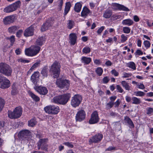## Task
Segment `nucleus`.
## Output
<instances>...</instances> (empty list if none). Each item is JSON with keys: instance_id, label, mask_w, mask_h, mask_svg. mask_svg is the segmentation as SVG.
Instances as JSON below:
<instances>
[{"instance_id": "obj_1", "label": "nucleus", "mask_w": 153, "mask_h": 153, "mask_svg": "<svg viewBox=\"0 0 153 153\" xmlns=\"http://www.w3.org/2000/svg\"><path fill=\"white\" fill-rule=\"evenodd\" d=\"M71 97L70 94H65L54 97L53 99V102L56 103L65 105L68 102Z\"/></svg>"}, {"instance_id": "obj_2", "label": "nucleus", "mask_w": 153, "mask_h": 153, "mask_svg": "<svg viewBox=\"0 0 153 153\" xmlns=\"http://www.w3.org/2000/svg\"><path fill=\"white\" fill-rule=\"evenodd\" d=\"M12 70L11 68L8 64L4 62L0 63V73L7 76L11 75Z\"/></svg>"}, {"instance_id": "obj_3", "label": "nucleus", "mask_w": 153, "mask_h": 153, "mask_svg": "<svg viewBox=\"0 0 153 153\" xmlns=\"http://www.w3.org/2000/svg\"><path fill=\"white\" fill-rule=\"evenodd\" d=\"M60 63L57 61H55L51 65L50 72L53 75L54 78H57L59 76L60 73Z\"/></svg>"}, {"instance_id": "obj_4", "label": "nucleus", "mask_w": 153, "mask_h": 153, "mask_svg": "<svg viewBox=\"0 0 153 153\" xmlns=\"http://www.w3.org/2000/svg\"><path fill=\"white\" fill-rule=\"evenodd\" d=\"M22 110L21 107L19 106L16 108L13 111H9L8 116L11 119H17L20 117L22 114Z\"/></svg>"}, {"instance_id": "obj_5", "label": "nucleus", "mask_w": 153, "mask_h": 153, "mask_svg": "<svg viewBox=\"0 0 153 153\" xmlns=\"http://www.w3.org/2000/svg\"><path fill=\"white\" fill-rule=\"evenodd\" d=\"M40 47L35 45L26 49L25 51L26 55L29 56H33L36 55L39 52Z\"/></svg>"}, {"instance_id": "obj_6", "label": "nucleus", "mask_w": 153, "mask_h": 153, "mask_svg": "<svg viewBox=\"0 0 153 153\" xmlns=\"http://www.w3.org/2000/svg\"><path fill=\"white\" fill-rule=\"evenodd\" d=\"M21 5V2L20 1H18L5 7L4 11L6 13H10L13 12L17 10L18 8H19Z\"/></svg>"}, {"instance_id": "obj_7", "label": "nucleus", "mask_w": 153, "mask_h": 153, "mask_svg": "<svg viewBox=\"0 0 153 153\" xmlns=\"http://www.w3.org/2000/svg\"><path fill=\"white\" fill-rule=\"evenodd\" d=\"M45 111L49 114H57L59 111V108L58 106L54 105L47 106L44 108Z\"/></svg>"}, {"instance_id": "obj_8", "label": "nucleus", "mask_w": 153, "mask_h": 153, "mask_svg": "<svg viewBox=\"0 0 153 153\" xmlns=\"http://www.w3.org/2000/svg\"><path fill=\"white\" fill-rule=\"evenodd\" d=\"M82 96L79 94H75L71 98V105L74 107L78 106L82 101Z\"/></svg>"}, {"instance_id": "obj_9", "label": "nucleus", "mask_w": 153, "mask_h": 153, "mask_svg": "<svg viewBox=\"0 0 153 153\" xmlns=\"http://www.w3.org/2000/svg\"><path fill=\"white\" fill-rule=\"evenodd\" d=\"M56 84L58 87L64 88L65 90L68 89L70 85L69 81L68 80L61 79H57Z\"/></svg>"}, {"instance_id": "obj_10", "label": "nucleus", "mask_w": 153, "mask_h": 153, "mask_svg": "<svg viewBox=\"0 0 153 153\" xmlns=\"http://www.w3.org/2000/svg\"><path fill=\"white\" fill-rule=\"evenodd\" d=\"M10 86L9 80L3 75L0 74V88L5 89L9 88Z\"/></svg>"}, {"instance_id": "obj_11", "label": "nucleus", "mask_w": 153, "mask_h": 153, "mask_svg": "<svg viewBox=\"0 0 153 153\" xmlns=\"http://www.w3.org/2000/svg\"><path fill=\"white\" fill-rule=\"evenodd\" d=\"M99 120L98 113L97 111H95L92 113L89 123L90 124L97 123L99 121Z\"/></svg>"}, {"instance_id": "obj_12", "label": "nucleus", "mask_w": 153, "mask_h": 153, "mask_svg": "<svg viewBox=\"0 0 153 153\" xmlns=\"http://www.w3.org/2000/svg\"><path fill=\"white\" fill-rule=\"evenodd\" d=\"M30 134V131L27 130L21 131L18 134V137L20 139L24 140L27 138Z\"/></svg>"}, {"instance_id": "obj_13", "label": "nucleus", "mask_w": 153, "mask_h": 153, "mask_svg": "<svg viewBox=\"0 0 153 153\" xmlns=\"http://www.w3.org/2000/svg\"><path fill=\"white\" fill-rule=\"evenodd\" d=\"M85 112L83 110H81L78 111L76 114V121L81 122L84 120L85 117Z\"/></svg>"}, {"instance_id": "obj_14", "label": "nucleus", "mask_w": 153, "mask_h": 153, "mask_svg": "<svg viewBox=\"0 0 153 153\" xmlns=\"http://www.w3.org/2000/svg\"><path fill=\"white\" fill-rule=\"evenodd\" d=\"M112 8L115 10H119L125 11H129V10L124 6L117 3L112 4Z\"/></svg>"}, {"instance_id": "obj_15", "label": "nucleus", "mask_w": 153, "mask_h": 153, "mask_svg": "<svg viewBox=\"0 0 153 153\" xmlns=\"http://www.w3.org/2000/svg\"><path fill=\"white\" fill-rule=\"evenodd\" d=\"M103 135L102 134L98 133L90 139L89 142L91 143H97L99 142L102 139Z\"/></svg>"}, {"instance_id": "obj_16", "label": "nucleus", "mask_w": 153, "mask_h": 153, "mask_svg": "<svg viewBox=\"0 0 153 153\" xmlns=\"http://www.w3.org/2000/svg\"><path fill=\"white\" fill-rule=\"evenodd\" d=\"M48 139L47 138L40 139L37 142L38 144L41 147L42 150L47 151L48 150V145L47 142Z\"/></svg>"}, {"instance_id": "obj_17", "label": "nucleus", "mask_w": 153, "mask_h": 153, "mask_svg": "<svg viewBox=\"0 0 153 153\" xmlns=\"http://www.w3.org/2000/svg\"><path fill=\"white\" fill-rule=\"evenodd\" d=\"M16 19L15 16L12 15L5 17L3 19V22L4 25H7L13 23Z\"/></svg>"}, {"instance_id": "obj_18", "label": "nucleus", "mask_w": 153, "mask_h": 153, "mask_svg": "<svg viewBox=\"0 0 153 153\" xmlns=\"http://www.w3.org/2000/svg\"><path fill=\"white\" fill-rule=\"evenodd\" d=\"M39 72L36 71L34 72L31 76L30 80L35 86H36V85L39 81Z\"/></svg>"}, {"instance_id": "obj_19", "label": "nucleus", "mask_w": 153, "mask_h": 153, "mask_svg": "<svg viewBox=\"0 0 153 153\" xmlns=\"http://www.w3.org/2000/svg\"><path fill=\"white\" fill-rule=\"evenodd\" d=\"M53 24L52 21L49 20L47 21L42 25L41 29V31L44 32L50 29L53 25Z\"/></svg>"}, {"instance_id": "obj_20", "label": "nucleus", "mask_w": 153, "mask_h": 153, "mask_svg": "<svg viewBox=\"0 0 153 153\" xmlns=\"http://www.w3.org/2000/svg\"><path fill=\"white\" fill-rule=\"evenodd\" d=\"M35 26V25H33L26 29L24 32V36L27 37L33 35Z\"/></svg>"}, {"instance_id": "obj_21", "label": "nucleus", "mask_w": 153, "mask_h": 153, "mask_svg": "<svg viewBox=\"0 0 153 153\" xmlns=\"http://www.w3.org/2000/svg\"><path fill=\"white\" fill-rule=\"evenodd\" d=\"M34 88L36 91L41 94L45 95L48 92L47 88L44 87L35 86Z\"/></svg>"}, {"instance_id": "obj_22", "label": "nucleus", "mask_w": 153, "mask_h": 153, "mask_svg": "<svg viewBox=\"0 0 153 153\" xmlns=\"http://www.w3.org/2000/svg\"><path fill=\"white\" fill-rule=\"evenodd\" d=\"M92 12L86 7H84L83 8L81 13V16L82 17L87 16L89 14H91Z\"/></svg>"}, {"instance_id": "obj_23", "label": "nucleus", "mask_w": 153, "mask_h": 153, "mask_svg": "<svg viewBox=\"0 0 153 153\" xmlns=\"http://www.w3.org/2000/svg\"><path fill=\"white\" fill-rule=\"evenodd\" d=\"M45 39L44 37L43 36L39 37L37 39L35 45L40 47L45 43Z\"/></svg>"}, {"instance_id": "obj_24", "label": "nucleus", "mask_w": 153, "mask_h": 153, "mask_svg": "<svg viewBox=\"0 0 153 153\" xmlns=\"http://www.w3.org/2000/svg\"><path fill=\"white\" fill-rule=\"evenodd\" d=\"M77 36L76 34L74 33H71L69 35V39L71 41V44L74 45L76 42Z\"/></svg>"}, {"instance_id": "obj_25", "label": "nucleus", "mask_w": 153, "mask_h": 153, "mask_svg": "<svg viewBox=\"0 0 153 153\" xmlns=\"http://www.w3.org/2000/svg\"><path fill=\"white\" fill-rule=\"evenodd\" d=\"M19 28V27L18 26L14 25L8 28V32L11 33H15L16 32Z\"/></svg>"}, {"instance_id": "obj_26", "label": "nucleus", "mask_w": 153, "mask_h": 153, "mask_svg": "<svg viewBox=\"0 0 153 153\" xmlns=\"http://www.w3.org/2000/svg\"><path fill=\"white\" fill-rule=\"evenodd\" d=\"M124 120L128 123L129 127L130 128H134V126L133 122L128 117H125Z\"/></svg>"}, {"instance_id": "obj_27", "label": "nucleus", "mask_w": 153, "mask_h": 153, "mask_svg": "<svg viewBox=\"0 0 153 153\" xmlns=\"http://www.w3.org/2000/svg\"><path fill=\"white\" fill-rule=\"evenodd\" d=\"M122 23L123 25L130 26L133 24L134 22L131 19H127L123 20L122 21Z\"/></svg>"}, {"instance_id": "obj_28", "label": "nucleus", "mask_w": 153, "mask_h": 153, "mask_svg": "<svg viewBox=\"0 0 153 153\" xmlns=\"http://www.w3.org/2000/svg\"><path fill=\"white\" fill-rule=\"evenodd\" d=\"M112 14V11L110 9H107L105 11L103 16L106 19L110 17Z\"/></svg>"}, {"instance_id": "obj_29", "label": "nucleus", "mask_w": 153, "mask_h": 153, "mask_svg": "<svg viewBox=\"0 0 153 153\" xmlns=\"http://www.w3.org/2000/svg\"><path fill=\"white\" fill-rule=\"evenodd\" d=\"M71 7V5L70 2H67L66 3L64 12V15L65 16L68 13V12L70 10Z\"/></svg>"}, {"instance_id": "obj_30", "label": "nucleus", "mask_w": 153, "mask_h": 153, "mask_svg": "<svg viewBox=\"0 0 153 153\" xmlns=\"http://www.w3.org/2000/svg\"><path fill=\"white\" fill-rule=\"evenodd\" d=\"M82 7V4L80 2H77L75 4L74 10L75 12L79 13L81 10Z\"/></svg>"}, {"instance_id": "obj_31", "label": "nucleus", "mask_w": 153, "mask_h": 153, "mask_svg": "<svg viewBox=\"0 0 153 153\" xmlns=\"http://www.w3.org/2000/svg\"><path fill=\"white\" fill-rule=\"evenodd\" d=\"M29 95L32 97V98L36 102H38L40 100L39 98L37 96L33 94L31 91H29L28 92Z\"/></svg>"}, {"instance_id": "obj_32", "label": "nucleus", "mask_w": 153, "mask_h": 153, "mask_svg": "<svg viewBox=\"0 0 153 153\" xmlns=\"http://www.w3.org/2000/svg\"><path fill=\"white\" fill-rule=\"evenodd\" d=\"M123 87L126 90H130V87L128 83L125 81H123L121 82Z\"/></svg>"}, {"instance_id": "obj_33", "label": "nucleus", "mask_w": 153, "mask_h": 153, "mask_svg": "<svg viewBox=\"0 0 153 153\" xmlns=\"http://www.w3.org/2000/svg\"><path fill=\"white\" fill-rule=\"evenodd\" d=\"M132 103L133 104L138 105L141 103L140 99L136 97H133L131 98Z\"/></svg>"}, {"instance_id": "obj_34", "label": "nucleus", "mask_w": 153, "mask_h": 153, "mask_svg": "<svg viewBox=\"0 0 153 153\" xmlns=\"http://www.w3.org/2000/svg\"><path fill=\"white\" fill-rule=\"evenodd\" d=\"M81 60L82 63L86 64H88L91 62V59L89 57L84 56L82 58Z\"/></svg>"}, {"instance_id": "obj_35", "label": "nucleus", "mask_w": 153, "mask_h": 153, "mask_svg": "<svg viewBox=\"0 0 153 153\" xmlns=\"http://www.w3.org/2000/svg\"><path fill=\"white\" fill-rule=\"evenodd\" d=\"M37 122L35 118H33L28 121V126L32 127H33L36 124Z\"/></svg>"}, {"instance_id": "obj_36", "label": "nucleus", "mask_w": 153, "mask_h": 153, "mask_svg": "<svg viewBox=\"0 0 153 153\" xmlns=\"http://www.w3.org/2000/svg\"><path fill=\"white\" fill-rule=\"evenodd\" d=\"M48 67H45L42 70L41 74L44 77H47L48 76Z\"/></svg>"}, {"instance_id": "obj_37", "label": "nucleus", "mask_w": 153, "mask_h": 153, "mask_svg": "<svg viewBox=\"0 0 153 153\" xmlns=\"http://www.w3.org/2000/svg\"><path fill=\"white\" fill-rule=\"evenodd\" d=\"M39 65V62H36L34 63L30 68V70L28 71V73H29V72L30 73L31 72L33 71L35 68H37Z\"/></svg>"}, {"instance_id": "obj_38", "label": "nucleus", "mask_w": 153, "mask_h": 153, "mask_svg": "<svg viewBox=\"0 0 153 153\" xmlns=\"http://www.w3.org/2000/svg\"><path fill=\"white\" fill-rule=\"evenodd\" d=\"M127 65V66L131 68L133 70H135L136 69L135 64L133 62H130L128 63Z\"/></svg>"}, {"instance_id": "obj_39", "label": "nucleus", "mask_w": 153, "mask_h": 153, "mask_svg": "<svg viewBox=\"0 0 153 153\" xmlns=\"http://www.w3.org/2000/svg\"><path fill=\"white\" fill-rule=\"evenodd\" d=\"M11 94L12 95H15L17 92V88L15 84H13L12 87Z\"/></svg>"}, {"instance_id": "obj_40", "label": "nucleus", "mask_w": 153, "mask_h": 153, "mask_svg": "<svg viewBox=\"0 0 153 153\" xmlns=\"http://www.w3.org/2000/svg\"><path fill=\"white\" fill-rule=\"evenodd\" d=\"M114 105V103L110 102L106 103L105 105V108L106 109L108 110L110 109L113 107Z\"/></svg>"}, {"instance_id": "obj_41", "label": "nucleus", "mask_w": 153, "mask_h": 153, "mask_svg": "<svg viewBox=\"0 0 153 153\" xmlns=\"http://www.w3.org/2000/svg\"><path fill=\"white\" fill-rule=\"evenodd\" d=\"M134 94L136 96L142 97L144 95L145 93L142 91H137L134 92Z\"/></svg>"}, {"instance_id": "obj_42", "label": "nucleus", "mask_w": 153, "mask_h": 153, "mask_svg": "<svg viewBox=\"0 0 153 153\" xmlns=\"http://www.w3.org/2000/svg\"><path fill=\"white\" fill-rule=\"evenodd\" d=\"M4 104L5 102L4 100L3 99L0 97V112L2 111Z\"/></svg>"}, {"instance_id": "obj_43", "label": "nucleus", "mask_w": 153, "mask_h": 153, "mask_svg": "<svg viewBox=\"0 0 153 153\" xmlns=\"http://www.w3.org/2000/svg\"><path fill=\"white\" fill-rule=\"evenodd\" d=\"M96 71L98 75L100 76L102 75V73L103 70L101 68L98 67L97 68Z\"/></svg>"}, {"instance_id": "obj_44", "label": "nucleus", "mask_w": 153, "mask_h": 153, "mask_svg": "<svg viewBox=\"0 0 153 153\" xmlns=\"http://www.w3.org/2000/svg\"><path fill=\"white\" fill-rule=\"evenodd\" d=\"M90 48L89 47H85L82 50V52L83 53H88L90 52Z\"/></svg>"}, {"instance_id": "obj_45", "label": "nucleus", "mask_w": 153, "mask_h": 153, "mask_svg": "<svg viewBox=\"0 0 153 153\" xmlns=\"http://www.w3.org/2000/svg\"><path fill=\"white\" fill-rule=\"evenodd\" d=\"M131 29L128 27H123V32L125 33L128 34L130 33Z\"/></svg>"}, {"instance_id": "obj_46", "label": "nucleus", "mask_w": 153, "mask_h": 153, "mask_svg": "<svg viewBox=\"0 0 153 153\" xmlns=\"http://www.w3.org/2000/svg\"><path fill=\"white\" fill-rule=\"evenodd\" d=\"M7 39L10 41L11 45H13L15 41V36L13 35L11 36L10 37L7 38Z\"/></svg>"}, {"instance_id": "obj_47", "label": "nucleus", "mask_w": 153, "mask_h": 153, "mask_svg": "<svg viewBox=\"0 0 153 153\" xmlns=\"http://www.w3.org/2000/svg\"><path fill=\"white\" fill-rule=\"evenodd\" d=\"M74 22L71 20H69L68 27L69 29L72 28L74 25Z\"/></svg>"}, {"instance_id": "obj_48", "label": "nucleus", "mask_w": 153, "mask_h": 153, "mask_svg": "<svg viewBox=\"0 0 153 153\" xmlns=\"http://www.w3.org/2000/svg\"><path fill=\"white\" fill-rule=\"evenodd\" d=\"M63 0H58V4L59 10H61L62 9V6L63 5Z\"/></svg>"}, {"instance_id": "obj_49", "label": "nucleus", "mask_w": 153, "mask_h": 153, "mask_svg": "<svg viewBox=\"0 0 153 153\" xmlns=\"http://www.w3.org/2000/svg\"><path fill=\"white\" fill-rule=\"evenodd\" d=\"M23 31L21 29L18 30L16 34V37L18 38H20L23 33Z\"/></svg>"}, {"instance_id": "obj_50", "label": "nucleus", "mask_w": 153, "mask_h": 153, "mask_svg": "<svg viewBox=\"0 0 153 153\" xmlns=\"http://www.w3.org/2000/svg\"><path fill=\"white\" fill-rule=\"evenodd\" d=\"M121 42L123 43L125 42L127 39V37L124 34H123L121 35Z\"/></svg>"}, {"instance_id": "obj_51", "label": "nucleus", "mask_w": 153, "mask_h": 153, "mask_svg": "<svg viewBox=\"0 0 153 153\" xmlns=\"http://www.w3.org/2000/svg\"><path fill=\"white\" fill-rule=\"evenodd\" d=\"M153 112V109L152 108L149 107L147 109L146 114L147 115H150Z\"/></svg>"}, {"instance_id": "obj_52", "label": "nucleus", "mask_w": 153, "mask_h": 153, "mask_svg": "<svg viewBox=\"0 0 153 153\" xmlns=\"http://www.w3.org/2000/svg\"><path fill=\"white\" fill-rule=\"evenodd\" d=\"M144 44L145 46L147 48H149L150 46V43L149 41L146 40L144 42Z\"/></svg>"}, {"instance_id": "obj_53", "label": "nucleus", "mask_w": 153, "mask_h": 153, "mask_svg": "<svg viewBox=\"0 0 153 153\" xmlns=\"http://www.w3.org/2000/svg\"><path fill=\"white\" fill-rule=\"evenodd\" d=\"M120 103V101L119 99H118L116 102H114V104L115 105L114 107L115 108L118 107Z\"/></svg>"}, {"instance_id": "obj_54", "label": "nucleus", "mask_w": 153, "mask_h": 153, "mask_svg": "<svg viewBox=\"0 0 153 153\" xmlns=\"http://www.w3.org/2000/svg\"><path fill=\"white\" fill-rule=\"evenodd\" d=\"M109 81V79L107 77L105 76L102 79V81L103 83L106 84Z\"/></svg>"}, {"instance_id": "obj_55", "label": "nucleus", "mask_w": 153, "mask_h": 153, "mask_svg": "<svg viewBox=\"0 0 153 153\" xmlns=\"http://www.w3.org/2000/svg\"><path fill=\"white\" fill-rule=\"evenodd\" d=\"M111 73L115 76H117L119 75L118 72L115 69L112 70L111 71Z\"/></svg>"}, {"instance_id": "obj_56", "label": "nucleus", "mask_w": 153, "mask_h": 153, "mask_svg": "<svg viewBox=\"0 0 153 153\" xmlns=\"http://www.w3.org/2000/svg\"><path fill=\"white\" fill-rule=\"evenodd\" d=\"M116 87L117 89L118 90V91L120 93H122L123 92V90L122 88V87L119 85H116Z\"/></svg>"}, {"instance_id": "obj_57", "label": "nucleus", "mask_w": 153, "mask_h": 153, "mask_svg": "<svg viewBox=\"0 0 153 153\" xmlns=\"http://www.w3.org/2000/svg\"><path fill=\"white\" fill-rule=\"evenodd\" d=\"M123 76H122L123 78H127L129 77L131 75V74L130 73H124L123 74Z\"/></svg>"}, {"instance_id": "obj_58", "label": "nucleus", "mask_w": 153, "mask_h": 153, "mask_svg": "<svg viewBox=\"0 0 153 153\" xmlns=\"http://www.w3.org/2000/svg\"><path fill=\"white\" fill-rule=\"evenodd\" d=\"M116 149V147L113 146H109L107 149H105L106 151H111L112 150H115Z\"/></svg>"}, {"instance_id": "obj_59", "label": "nucleus", "mask_w": 153, "mask_h": 153, "mask_svg": "<svg viewBox=\"0 0 153 153\" xmlns=\"http://www.w3.org/2000/svg\"><path fill=\"white\" fill-rule=\"evenodd\" d=\"M117 98V97L115 96H113L111 97H110V102L114 103V100Z\"/></svg>"}, {"instance_id": "obj_60", "label": "nucleus", "mask_w": 153, "mask_h": 153, "mask_svg": "<svg viewBox=\"0 0 153 153\" xmlns=\"http://www.w3.org/2000/svg\"><path fill=\"white\" fill-rule=\"evenodd\" d=\"M105 28L104 26H102L97 31V33L98 34H100Z\"/></svg>"}, {"instance_id": "obj_61", "label": "nucleus", "mask_w": 153, "mask_h": 153, "mask_svg": "<svg viewBox=\"0 0 153 153\" xmlns=\"http://www.w3.org/2000/svg\"><path fill=\"white\" fill-rule=\"evenodd\" d=\"M112 16L115 19L117 20L120 19L121 17V16L120 15H114Z\"/></svg>"}, {"instance_id": "obj_62", "label": "nucleus", "mask_w": 153, "mask_h": 153, "mask_svg": "<svg viewBox=\"0 0 153 153\" xmlns=\"http://www.w3.org/2000/svg\"><path fill=\"white\" fill-rule=\"evenodd\" d=\"M117 116V114L115 112L111 111L109 113V116L112 117H114Z\"/></svg>"}, {"instance_id": "obj_63", "label": "nucleus", "mask_w": 153, "mask_h": 153, "mask_svg": "<svg viewBox=\"0 0 153 153\" xmlns=\"http://www.w3.org/2000/svg\"><path fill=\"white\" fill-rule=\"evenodd\" d=\"M137 86L138 88L140 89H143L145 88L144 85L143 84H139Z\"/></svg>"}, {"instance_id": "obj_64", "label": "nucleus", "mask_w": 153, "mask_h": 153, "mask_svg": "<svg viewBox=\"0 0 153 153\" xmlns=\"http://www.w3.org/2000/svg\"><path fill=\"white\" fill-rule=\"evenodd\" d=\"M134 20L136 22H138L139 21L140 19L137 16L135 15L134 16Z\"/></svg>"}]
</instances>
